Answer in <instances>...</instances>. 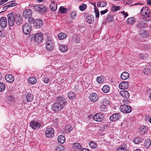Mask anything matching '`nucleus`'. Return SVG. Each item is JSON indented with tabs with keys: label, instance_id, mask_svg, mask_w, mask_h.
I'll return each instance as SVG.
<instances>
[{
	"label": "nucleus",
	"instance_id": "nucleus-43",
	"mask_svg": "<svg viewBox=\"0 0 151 151\" xmlns=\"http://www.w3.org/2000/svg\"><path fill=\"white\" fill-rule=\"evenodd\" d=\"M102 104L106 106L109 105L110 104V102L106 99H103Z\"/></svg>",
	"mask_w": 151,
	"mask_h": 151
},
{
	"label": "nucleus",
	"instance_id": "nucleus-39",
	"mask_svg": "<svg viewBox=\"0 0 151 151\" xmlns=\"http://www.w3.org/2000/svg\"><path fill=\"white\" fill-rule=\"evenodd\" d=\"M64 148L62 145H59L57 146L55 151H63Z\"/></svg>",
	"mask_w": 151,
	"mask_h": 151
},
{
	"label": "nucleus",
	"instance_id": "nucleus-27",
	"mask_svg": "<svg viewBox=\"0 0 151 151\" xmlns=\"http://www.w3.org/2000/svg\"><path fill=\"white\" fill-rule=\"evenodd\" d=\"M57 140L59 142L63 143L65 142V138L63 135H60L58 137Z\"/></svg>",
	"mask_w": 151,
	"mask_h": 151
},
{
	"label": "nucleus",
	"instance_id": "nucleus-45",
	"mask_svg": "<svg viewBox=\"0 0 151 151\" xmlns=\"http://www.w3.org/2000/svg\"><path fill=\"white\" fill-rule=\"evenodd\" d=\"M100 111L103 112H106L107 110L106 106L102 104L99 108Z\"/></svg>",
	"mask_w": 151,
	"mask_h": 151
},
{
	"label": "nucleus",
	"instance_id": "nucleus-13",
	"mask_svg": "<svg viewBox=\"0 0 151 151\" xmlns=\"http://www.w3.org/2000/svg\"><path fill=\"white\" fill-rule=\"evenodd\" d=\"M15 22L17 25L21 24L22 22V17L19 14H17L15 16Z\"/></svg>",
	"mask_w": 151,
	"mask_h": 151
},
{
	"label": "nucleus",
	"instance_id": "nucleus-38",
	"mask_svg": "<svg viewBox=\"0 0 151 151\" xmlns=\"http://www.w3.org/2000/svg\"><path fill=\"white\" fill-rule=\"evenodd\" d=\"M147 25L145 23L141 22L138 23L137 25V27L138 28H142L146 26Z\"/></svg>",
	"mask_w": 151,
	"mask_h": 151
},
{
	"label": "nucleus",
	"instance_id": "nucleus-58",
	"mask_svg": "<svg viewBox=\"0 0 151 151\" xmlns=\"http://www.w3.org/2000/svg\"><path fill=\"white\" fill-rule=\"evenodd\" d=\"M108 10L107 9H106L100 12V14L101 15L104 14L107 12Z\"/></svg>",
	"mask_w": 151,
	"mask_h": 151
},
{
	"label": "nucleus",
	"instance_id": "nucleus-55",
	"mask_svg": "<svg viewBox=\"0 0 151 151\" xmlns=\"http://www.w3.org/2000/svg\"><path fill=\"white\" fill-rule=\"evenodd\" d=\"M94 13L96 17H99V12L97 9H95Z\"/></svg>",
	"mask_w": 151,
	"mask_h": 151
},
{
	"label": "nucleus",
	"instance_id": "nucleus-32",
	"mask_svg": "<svg viewBox=\"0 0 151 151\" xmlns=\"http://www.w3.org/2000/svg\"><path fill=\"white\" fill-rule=\"evenodd\" d=\"M58 37L59 39L62 40L65 38L67 37V35L65 33L61 32L58 34Z\"/></svg>",
	"mask_w": 151,
	"mask_h": 151
},
{
	"label": "nucleus",
	"instance_id": "nucleus-42",
	"mask_svg": "<svg viewBox=\"0 0 151 151\" xmlns=\"http://www.w3.org/2000/svg\"><path fill=\"white\" fill-rule=\"evenodd\" d=\"M143 139L141 138L137 137L134 140V142L136 144H137L142 142Z\"/></svg>",
	"mask_w": 151,
	"mask_h": 151
},
{
	"label": "nucleus",
	"instance_id": "nucleus-6",
	"mask_svg": "<svg viewBox=\"0 0 151 151\" xmlns=\"http://www.w3.org/2000/svg\"><path fill=\"white\" fill-rule=\"evenodd\" d=\"M34 39L37 43H39L42 41L43 37L42 34L40 32L35 35Z\"/></svg>",
	"mask_w": 151,
	"mask_h": 151
},
{
	"label": "nucleus",
	"instance_id": "nucleus-61",
	"mask_svg": "<svg viewBox=\"0 0 151 151\" xmlns=\"http://www.w3.org/2000/svg\"><path fill=\"white\" fill-rule=\"evenodd\" d=\"M141 35L143 37H146L147 35L146 34V32H143V33H141Z\"/></svg>",
	"mask_w": 151,
	"mask_h": 151
},
{
	"label": "nucleus",
	"instance_id": "nucleus-52",
	"mask_svg": "<svg viewBox=\"0 0 151 151\" xmlns=\"http://www.w3.org/2000/svg\"><path fill=\"white\" fill-rule=\"evenodd\" d=\"M143 71L145 74L148 75L150 74V70L147 68L144 69Z\"/></svg>",
	"mask_w": 151,
	"mask_h": 151
},
{
	"label": "nucleus",
	"instance_id": "nucleus-48",
	"mask_svg": "<svg viewBox=\"0 0 151 151\" xmlns=\"http://www.w3.org/2000/svg\"><path fill=\"white\" fill-rule=\"evenodd\" d=\"M127 22L129 24H132L135 21L133 17H132L128 18L127 20Z\"/></svg>",
	"mask_w": 151,
	"mask_h": 151
},
{
	"label": "nucleus",
	"instance_id": "nucleus-22",
	"mask_svg": "<svg viewBox=\"0 0 151 151\" xmlns=\"http://www.w3.org/2000/svg\"><path fill=\"white\" fill-rule=\"evenodd\" d=\"M129 77V74L126 72H123L121 75V78L122 80H126Z\"/></svg>",
	"mask_w": 151,
	"mask_h": 151
},
{
	"label": "nucleus",
	"instance_id": "nucleus-57",
	"mask_svg": "<svg viewBox=\"0 0 151 151\" xmlns=\"http://www.w3.org/2000/svg\"><path fill=\"white\" fill-rule=\"evenodd\" d=\"M28 21L30 23H34L35 21H34L33 18H32L29 17V19H28Z\"/></svg>",
	"mask_w": 151,
	"mask_h": 151
},
{
	"label": "nucleus",
	"instance_id": "nucleus-64",
	"mask_svg": "<svg viewBox=\"0 0 151 151\" xmlns=\"http://www.w3.org/2000/svg\"><path fill=\"white\" fill-rule=\"evenodd\" d=\"M122 13L124 15V17H127L128 15V14L127 13H125L124 11L122 12Z\"/></svg>",
	"mask_w": 151,
	"mask_h": 151
},
{
	"label": "nucleus",
	"instance_id": "nucleus-46",
	"mask_svg": "<svg viewBox=\"0 0 151 151\" xmlns=\"http://www.w3.org/2000/svg\"><path fill=\"white\" fill-rule=\"evenodd\" d=\"M143 19L146 22H149L151 20V17L149 15H146L144 17Z\"/></svg>",
	"mask_w": 151,
	"mask_h": 151
},
{
	"label": "nucleus",
	"instance_id": "nucleus-25",
	"mask_svg": "<svg viewBox=\"0 0 151 151\" xmlns=\"http://www.w3.org/2000/svg\"><path fill=\"white\" fill-rule=\"evenodd\" d=\"M34 96L31 93H28L26 96V98L28 102H31L33 99Z\"/></svg>",
	"mask_w": 151,
	"mask_h": 151
},
{
	"label": "nucleus",
	"instance_id": "nucleus-19",
	"mask_svg": "<svg viewBox=\"0 0 151 151\" xmlns=\"http://www.w3.org/2000/svg\"><path fill=\"white\" fill-rule=\"evenodd\" d=\"M116 151H128L127 145L124 144H122L120 147L117 149Z\"/></svg>",
	"mask_w": 151,
	"mask_h": 151
},
{
	"label": "nucleus",
	"instance_id": "nucleus-5",
	"mask_svg": "<svg viewBox=\"0 0 151 151\" xmlns=\"http://www.w3.org/2000/svg\"><path fill=\"white\" fill-rule=\"evenodd\" d=\"M34 9L39 12L40 14L44 13L46 10V8L41 4L36 5L34 6Z\"/></svg>",
	"mask_w": 151,
	"mask_h": 151
},
{
	"label": "nucleus",
	"instance_id": "nucleus-7",
	"mask_svg": "<svg viewBox=\"0 0 151 151\" xmlns=\"http://www.w3.org/2000/svg\"><path fill=\"white\" fill-rule=\"evenodd\" d=\"M22 30L23 33L25 35L29 34L31 30L30 27L27 23L24 24Z\"/></svg>",
	"mask_w": 151,
	"mask_h": 151
},
{
	"label": "nucleus",
	"instance_id": "nucleus-14",
	"mask_svg": "<svg viewBox=\"0 0 151 151\" xmlns=\"http://www.w3.org/2000/svg\"><path fill=\"white\" fill-rule=\"evenodd\" d=\"M90 100L92 102H94L96 101L98 99V96L97 94L92 93H91L89 96Z\"/></svg>",
	"mask_w": 151,
	"mask_h": 151
},
{
	"label": "nucleus",
	"instance_id": "nucleus-56",
	"mask_svg": "<svg viewBox=\"0 0 151 151\" xmlns=\"http://www.w3.org/2000/svg\"><path fill=\"white\" fill-rule=\"evenodd\" d=\"M8 101H9L10 102L13 101L14 99L13 96H8Z\"/></svg>",
	"mask_w": 151,
	"mask_h": 151
},
{
	"label": "nucleus",
	"instance_id": "nucleus-8",
	"mask_svg": "<svg viewBox=\"0 0 151 151\" xmlns=\"http://www.w3.org/2000/svg\"><path fill=\"white\" fill-rule=\"evenodd\" d=\"M45 135L47 137H52L54 135V131L52 128H48L45 131Z\"/></svg>",
	"mask_w": 151,
	"mask_h": 151
},
{
	"label": "nucleus",
	"instance_id": "nucleus-51",
	"mask_svg": "<svg viewBox=\"0 0 151 151\" xmlns=\"http://www.w3.org/2000/svg\"><path fill=\"white\" fill-rule=\"evenodd\" d=\"M5 35V31L3 29L0 30V36L1 37H4Z\"/></svg>",
	"mask_w": 151,
	"mask_h": 151
},
{
	"label": "nucleus",
	"instance_id": "nucleus-37",
	"mask_svg": "<svg viewBox=\"0 0 151 151\" xmlns=\"http://www.w3.org/2000/svg\"><path fill=\"white\" fill-rule=\"evenodd\" d=\"M89 145L90 147L92 148H95L97 147V144L93 141H90L89 143Z\"/></svg>",
	"mask_w": 151,
	"mask_h": 151
},
{
	"label": "nucleus",
	"instance_id": "nucleus-54",
	"mask_svg": "<svg viewBox=\"0 0 151 151\" xmlns=\"http://www.w3.org/2000/svg\"><path fill=\"white\" fill-rule=\"evenodd\" d=\"M76 16V13L75 12H72L70 14V17L73 19L75 18Z\"/></svg>",
	"mask_w": 151,
	"mask_h": 151
},
{
	"label": "nucleus",
	"instance_id": "nucleus-15",
	"mask_svg": "<svg viewBox=\"0 0 151 151\" xmlns=\"http://www.w3.org/2000/svg\"><path fill=\"white\" fill-rule=\"evenodd\" d=\"M32 14V11L29 9L25 10L23 13V16L26 18L30 17Z\"/></svg>",
	"mask_w": 151,
	"mask_h": 151
},
{
	"label": "nucleus",
	"instance_id": "nucleus-3",
	"mask_svg": "<svg viewBox=\"0 0 151 151\" xmlns=\"http://www.w3.org/2000/svg\"><path fill=\"white\" fill-rule=\"evenodd\" d=\"M94 120L98 122H101L104 119V114L101 113H98L95 114L93 116Z\"/></svg>",
	"mask_w": 151,
	"mask_h": 151
},
{
	"label": "nucleus",
	"instance_id": "nucleus-49",
	"mask_svg": "<svg viewBox=\"0 0 151 151\" xmlns=\"http://www.w3.org/2000/svg\"><path fill=\"white\" fill-rule=\"evenodd\" d=\"M120 7L119 6H113L112 7L111 10L113 11H116L120 10Z\"/></svg>",
	"mask_w": 151,
	"mask_h": 151
},
{
	"label": "nucleus",
	"instance_id": "nucleus-33",
	"mask_svg": "<svg viewBox=\"0 0 151 151\" xmlns=\"http://www.w3.org/2000/svg\"><path fill=\"white\" fill-rule=\"evenodd\" d=\"M151 140L149 139H147L145 140L144 143V146L146 148L149 147L151 145Z\"/></svg>",
	"mask_w": 151,
	"mask_h": 151
},
{
	"label": "nucleus",
	"instance_id": "nucleus-60",
	"mask_svg": "<svg viewBox=\"0 0 151 151\" xmlns=\"http://www.w3.org/2000/svg\"><path fill=\"white\" fill-rule=\"evenodd\" d=\"M148 9V8L147 7H143L142 9L141 10V12H143L144 10L146 11L147 10V11Z\"/></svg>",
	"mask_w": 151,
	"mask_h": 151
},
{
	"label": "nucleus",
	"instance_id": "nucleus-20",
	"mask_svg": "<svg viewBox=\"0 0 151 151\" xmlns=\"http://www.w3.org/2000/svg\"><path fill=\"white\" fill-rule=\"evenodd\" d=\"M147 127L145 126H142L140 127L139 129V131L141 134H145L147 131Z\"/></svg>",
	"mask_w": 151,
	"mask_h": 151
},
{
	"label": "nucleus",
	"instance_id": "nucleus-36",
	"mask_svg": "<svg viewBox=\"0 0 151 151\" xmlns=\"http://www.w3.org/2000/svg\"><path fill=\"white\" fill-rule=\"evenodd\" d=\"M73 147L74 149L76 150H81V149L82 147L81 145L78 143H75L73 145Z\"/></svg>",
	"mask_w": 151,
	"mask_h": 151
},
{
	"label": "nucleus",
	"instance_id": "nucleus-9",
	"mask_svg": "<svg viewBox=\"0 0 151 151\" xmlns=\"http://www.w3.org/2000/svg\"><path fill=\"white\" fill-rule=\"evenodd\" d=\"M7 22L6 18L5 17H3L0 19V25L3 28H5L7 25Z\"/></svg>",
	"mask_w": 151,
	"mask_h": 151
},
{
	"label": "nucleus",
	"instance_id": "nucleus-30",
	"mask_svg": "<svg viewBox=\"0 0 151 151\" xmlns=\"http://www.w3.org/2000/svg\"><path fill=\"white\" fill-rule=\"evenodd\" d=\"M73 129V128L70 125H68L65 127V131L66 133L70 132Z\"/></svg>",
	"mask_w": 151,
	"mask_h": 151
},
{
	"label": "nucleus",
	"instance_id": "nucleus-26",
	"mask_svg": "<svg viewBox=\"0 0 151 151\" xmlns=\"http://www.w3.org/2000/svg\"><path fill=\"white\" fill-rule=\"evenodd\" d=\"M28 81L29 83L30 84H33L37 82V80L34 77H30L28 78Z\"/></svg>",
	"mask_w": 151,
	"mask_h": 151
},
{
	"label": "nucleus",
	"instance_id": "nucleus-1",
	"mask_svg": "<svg viewBox=\"0 0 151 151\" xmlns=\"http://www.w3.org/2000/svg\"><path fill=\"white\" fill-rule=\"evenodd\" d=\"M7 18L9 25L10 26H13L14 24L15 20V16L12 13H10L7 15Z\"/></svg>",
	"mask_w": 151,
	"mask_h": 151
},
{
	"label": "nucleus",
	"instance_id": "nucleus-44",
	"mask_svg": "<svg viewBox=\"0 0 151 151\" xmlns=\"http://www.w3.org/2000/svg\"><path fill=\"white\" fill-rule=\"evenodd\" d=\"M97 4L98 6H99L100 7H104L106 5V3L105 2L100 1L97 3Z\"/></svg>",
	"mask_w": 151,
	"mask_h": 151
},
{
	"label": "nucleus",
	"instance_id": "nucleus-28",
	"mask_svg": "<svg viewBox=\"0 0 151 151\" xmlns=\"http://www.w3.org/2000/svg\"><path fill=\"white\" fill-rule=\"evenodd\" d=\"M72 41L73 42L78 43L80 41L79 38L77 35H73L72 36Z\"/></svg>",
	"mask_w": 151,
	"mask_h": 151
},
{
	"label": "nucleus",
	"instance_id": "nucleus-62",
	"mask_svg": "<svg viewBox=\"0 0 151 151\" xmlns=\"http://www.w3.org/2000/svg\"><path fill=\"white\" fill-rule=\"evenodd\" d=\"M8 0H2L0 1V5H2L4 3L7 2Z\"/></svg>",
	"mask_w": 151,
	"mask_h": 151
},
{
	"label": "nucleus",
	"instance_id": "nucleus-34",
	"mask_svg": "<svg viewBox=\"0 0 151 151\" xmlns=\"http://www.w3.org/2000/svg\"><path fill=\"white\" fill-rule=\"evenodd\" d=\"M59 47L61 51L63 52H65L68 50V47L66 45H60Z\"/></svg>",
	"mask_w": 151,
	"mask_h": 151
},
{
	"label": "nucleus",
	"instance_id": "nucleus-12",
	"mask_svg": "<svg viewBox=\"0 0 151 151\" xmlns=\"http://www.w3.org/2000/svg\"><path fill=\"white\" fill-rule=\"evenodd\" d=\"M121 115L119 113H115L113 114L110 117V120L112 121H115L119 119Z\"/></svg>",
	"mask_w": 151,
	"mask_h": 151
},
{
	"label": "nucleus",
	"instance_id": "nucleus-59",
	"mask_svg": "<svg viewBox=\"0 0 151 151\" xmlns=\"http://www.w3.org/2000/svg\"><path fill=\"white\" fill-rule=\"evenodd\" d=\"M50 79L48 78H45L44 80V82L46 83H49Z\"/></svg>",
	"mask_w": 151,
	"mask_h": 151
},
{
	"label": "nucleus",
	"instance_id": "nucleus-17",
	"mask_svg": "<svg viewBox=\"0 0 151 151\" xmlns=\"http://www.w3.org/2000/svg\"><path fill=\"white\" fill-rule=\"evenodd\" d=\"M5 79L8 82L11 83L14 81V78L12 75L7 74L5 76Z\"/></svg>",
	"mask_w": 151,
	"mask_h": 151
},
{
	"label": "nucleus",
	"instance_id": "nucleus-41",
	"mask_svg": "<svg viewBox=\"0 0 151 151\" xmlns=\"http://www.w3.org/2000/svg\"><path fill=\"white\" fill-rule=\"evenodd\" d=\"M110 90V88L109 87L106 86V85L103 86L102 90L103 92L105 93H107L109 92Z\"/></svg>",
	"mask_w": 151,
	"mask_h": 151
},
{
	"label": "nucleus",
	"instance_id": "nucleus-29",
	"mask_svg": "<svg viewBox=\"0 0 151 151\" xmlns=\"http://www.w3.org/2000/svg\"><path fill=\"white\" fill-rule=\"evenodd\" d=\"M17 4V3H15L14 1H11L6 3L5 5H6V6L7 7H10L15 6Z\"/></svg>",
	"mask_w": 151,
	"mask_h": 151
},
{
	"label": "nucleus",
	"instance_id": "nucleus-40",
	"mask_svg": "<svg viewBox=\"0 0 151 151\" xmlns=\"http://www.w3.org/2000/svg\"><path fill=\"white\" fill-rule=\"evenodd\" d=\"M104 81V78L101 76H98L97 78L96 81L99 83H102Z\"/></svg>",
	"mask_w": 151,
	"mask_h": 151
},
{
	"label": "nucleus",
	"instance_id": "nucleus-63",
	"mask_svg": "<svg viewBox=\"0 0 151 151\" xmlns=\"http://www.w3.org/2000/svg\"><path fill=\"white\" fill-rule=\"evenodd\" d=\"M46 40L47 41L49 42H50L51 41L52 39L51 37H47L46 39Z\"/></svg>",
	"mask_w": 151,
	"mask_h": 151
},
{
	"label": "nucleus",
	"instance_id": "nucleus-18",
	"mask_svg": "<svg viewBox=\"0 0 151 151\" xmlns=\"http://www.w3.org/2000/svg\"><path fill=\"white\" fill-rule=\"evenodd\" d=\"M119 87L120 89H125L128 88V84L126 82H122L119 84Z\"/></svg>",
	"mask_w": 151,
	"mask_h": 151
},
{
	"label": "nucleus",
	"instance_id": "nucleus-2",
	"mask_svg": "<svg viewBox=\"0 0 151 151\" xmlns=\"http://www.w3.org/2000/svg\"><path fill=\"white\" fill-rule=\"evenodd\" d=\"M62 104H59L58 103H55L51 106V109L52 111L57 112L61 110L63 107L61 105Z\"/></svg>",
	"mask_w": 151,
	"mask_h": 151
},
{
	"label": "nucleus",
	"instance_id": "nucleus-11",
	"mask_svg": "<svg viewBox=\"0 0 151 151\" xmlns=\"http://www.w3.org/2000/svg\"><path fill=\"white\" fill-rule=\"evenodd\" d=\"M30 125L32 129H35L39 128L41 126L40 123L35 121H31Z\"/></svg>",
	"mask_w": 151,
	"mask_h": 151
},
{
	"label": "nucleus",
	"instance_id": "nucleus-47",
	"mask_svg": "<svg viewBox=\"0 0 151 151\" xmlns=\"http://www.w3.org/2000/svg\"><path fill=\"white\" fill-rule=\"evenodd\" d=\"M5 86L3 83L0 82V91H2L5 90Z\"/></svg>",
	"mask_w": 151,
	"mask_h": 151
},
{
	"label": "nucleus",
	"instance_id": "nucleus-23",
	"mask_svg": "<svg viewBox=\"0 0 151 151\" xmlns=\"http://www.w3.org/2000/svg\"><path fill=\"white\" fill-rule=\"evenodd\" d=\"M86 21L88 23H93L94 21V18L92 15L88 16L86 17Z\"/></svg>",
	"mask_w": 151,
	"mask_h": 151
},
{
	"label": "nucleus",
	"instance_id": "nucleus-50",
	"mask_svg": "<svg viewBox=\"0 0 151 151\" xmlns=\"http://www.w3.org/2000/svg\"><path fill=\"white\" fill-rule=\"evenodd\" d=\"M86 7L87 6L86 4H83L82 5L79 6L80 10L83 11L85 9Z\"/></svg>",
	"mask_w": 151,
	"mask_h": 151
},
{
	"label": "nucleus",
	"instance_id": "nucleus-4",
	"mask_svg": "<svg viewBox=\"0 0 151 151\" xmlns=\"http://www.w3.org/2000/svg\"><path fill=\"white\" fill-rule=\"evenodd\" d=\"M121 111L124 113H128L132 111V108L129 106L124 104L120 107Z\"/></svg>",
	"mask_w": 151,
	"mask_h": 151
},
{
	"label": "nucleus",
	"instance_id": "nucleus-16",
	"mask_svg": "<svg viewBox=\"0 0 151 151\" xmlns=\"http://www.w3.org/2000/svg\"><path fill=\"white\" fill-rule=\"evenodd\" d=\"M119 94L124 99H127L129 96L128 92L126 90H122L119 92Z\"/></svg>",
	"mask_w": 151,
	"mask_h": 151
},
{
	"label": "nucleus",
	"instance_id": "nucleus-31",
	"mask_svg": "<svg viewBox=\"0 0 151 151\" xmlns=\"http://www.w3.org/2000/svg\"><path fill=\"white\" fill-rule=\"evenodd\" d=\"M68 96L69 99H73L75 97V93L73 92H69L68 93Z\"/></svg>",
	"mask_w": 151,
	"mask_h": 151
},
{
	"label": "nucleus",
	"instance_id": "nucleus-53",
	"mask_svg": "<svg viewBox=\"0 0 151 151\" xmlns=\"http://www.w3.org/2000/svg\"><path fill=\"white\" fill-rule=\"evenodd\" d=\"M67 10L66 9L63 7L62 6L60 7V11L61 13H64Z\"/></svg>",
	"mask_w": 151,
	"mask_h": 151
},
{
	"label": "nucleus",
	"instance_id": "nucleus-24",
	"mask_svg": "<svg viewBox=\"0 0 151 151\" xmlns=\"http://www.w3.org/2000/svg\"><path fill=\"white\" fill-rule=\"evenodd\" d=\"M50 8L53 11H55L57 8V4L56 3H55L54 2H51L50 5Z\"/></svg>",
	"mask_w": 151,
	"mask_h": 151
},
{
	"label": "nucleus",
	"instance_id": "nucleus-35",
	"mask_svg": "<svg viewBox=\"0 0 151 151\" xmlns=\"http://www.w3.org/2000/svg\"><path fill=\"white\" fill-rule=\"evenodd\" d=\"M53 47L52 43H47L46 44V48L48 50L50 51L52 50L53 49Z\"/></svg>",
	"mask_w": 151,
	"mask_h": 151
},
{
	"label": "nucleus",
	"instance_id": "nucleus-10",
	"mask_svg": "<svg viewBox=\"0 0 151 151\" xmlns=\"http://www.w3.org/2000/svg\"><path fill=\"white\" fill-rule=\"evenodd\" d=\"M57 101V103L59 104H62L61 105L63 107L65 106V104L66 102V101L65 98L63 97H58L56 99Z\"/></svg>",
	"mask_w": 151,
	"mask_h": 151
},
{
	"label": "nucleus",
	"instance_id": "nucleus-21",
	"mask_svg": "<svg viewBox=\"0 0 151 151\" xmlns=\"http://www.w3.org/2000/svg\"><path fill=\"white\" fill-rule=\"evenodd\" d=\"M35 26L38 28L41 27L42 25V22L41 19H38L35 20L34 22Z\"/></svg>",
	"mask_w": 151,
	"mask_h": 151
}]
</instances>
